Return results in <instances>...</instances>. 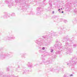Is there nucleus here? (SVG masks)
<instances>
[{"label": "nucleus", "mask_w": 77, "mask_h": 77, "mask_svg": "<svg viewBox=\"0 0 77 77\" xmlns=\"http://www.w3.org/2000/svg\"><path fill=\"white\" fill-rule=\"evenodd\" d=\"M56 44H55V45L56 48H58V49H59L60 51H63L64 49H67L66 52V54H67L69 53H72L73 50H72V48H68V47H69L71 46L73 43H69L68 42H66L65 43V45H64V48H62V47L61 46L62 44L60 42L58 41V40L56 41Z\"/></svg>", "instance_id": "f257e3e1"}, {"label": "nucleus", "mask_w": 77, "mask_h": 77, "mask_svg": "<svg viewBox=\"0 0 77 77\" xmlns=\"http://www.w3.org/2000/svg\"><path fill=\"white\" fill-rule=\"evenodd\" d=\"M56 36V32H53L51 33H49L48 35L45 36L44 35L42 36V37L44 38V39H47V43H50L51 42V39H52V37L54 36Z\"/></svg>", "instance_id": "f03ea898"}, {"label": "nucleus", "mask_w": 77, "mask_h": 77, "mask_svg": "<svg viewBox=\"0 0 77 77\" xmlns=\"http://www.w3.org/2000/svg\"><path fill=\"white\" fill-rule=\"evenodd\" d=\"M77 63V58L73 57L70 59L69 63H67V65L70 66H73L76 65Z\"/></svg>", "instance_id": "7ed1b4c3"}, {"label": "nucleus", "mask_w": 77, "mask_h": 77, "mask_svg": "<svg viewBox=\"0 0 77 77\" xmlns=\"http://www.w3.org/2000/svg\"><path fill=\"white\" fill-rule=\"evenodd\" d=\"M42 39L41 38H39L38 40H36L35 41V42L37 43V44L39 45L38 48L39 49H41L42 47H41V46L42 44Z\"/></svg>", "instance_id": "20e7f679"}, {"label": "nucleus", "mask_w": 77, "mask_h": 77, "mask_svg": "<svg viewBox=\"0 0 77 77\" xmlns=\"http://www.w3.org/2000/svg\"><path fill=\"white\" fill-rule=\"evenodd\" d=\"M51 63H52V60L50 58H49L47 61L45 62V65H46L48 64H50Z\"/></svg>", "instance_id": "39448f33"}, {"label": "nucleus", "mask_w": 77, "mask_h": 77, "mask_svg": "<svg viewBox=\"0 0 77 77\" xmlns=\"http://www.w3.org/2000/svg\"><path fill=\"white\" fill-rule=\"evenodd\" d=\"M10 17V14L8 13L5 12V15L4 16V18H8Z\"/></svg>", "instance_id": "423d86ee"}, {"label": "nucleus", "mask_w": 77, "mask_h": 77, "mask_svg": "<svg viewBox=\"0 0 77 77\" xmlns=\"http://www.w3.org/2000/svg\"><path fill=\"white\" fill-rule=\"evenodd\" d=\"M26 69V67H23V74H27V72H29V70L26 71V70H24L25 69Z\"/></svg>", "instance_id": "0eeeda50"}, {"label": "nucleus", "mask_w": 77, "mask_h": 77, "mask_svg": "<svg viewBox=\"0 0 77 77\" xmlns=\"http://www.w3.org/2000/svg\"><path fill=\"white\" fill-rule=\"evenodd\" d=\"M0 77H9V76H7L4 75V73L3 72H1L0 73Z\"/></svg>", "instance_id": "6e6552de"}, {"label": "nucleus", "mask_w": 77, "mask_h": 77, "mask_svg": "<svg viewBox=\"0 0 77 77\" xmlns=\"http://www.w3.org/2000/svg\"><path fill=\"white\" fill-rule=\"evenodd\" d=\"M27 66L29 67V68H32V67L33 66L32 63L29 62H28Z\"/></svg>", "instance_id": "1a4fd4ad"}, {"label": "nucleus", "mask_w": 77, "mask_h": 77, "mask_svg": "<svg viewBox=\"0 0 77 77\" xmlns=\"http://www.w3.org/2000/svg\"><path fill=\"white\" fill-rule=\"evenodd\" d=\"M5 2L7 4L8 7L10 8V0H8V1H5Z\"/></svg>", "instance_id": "9d476101"}, {"label": "nucleus", "mask_w": 77, "mask_h": 77, "mask_svg": "<svg viewBox=\"0 0 77 77\" xmlns=\"http://www.w3.org/2000/svg\"><path fill=\"white\" fill-rule=\"evenodd\" d=\"M49 4L50 7H49V10H50L51 8H52V4H51V2H50V1H49Z\"/></svg>", "instance_id": "9b49d317"}, {"label": "nucleus", "mask_w": 77, "mask_h": 77, "mask_svg": "<svg viewBox=\"0 0 77 77\" xmlns=\"http://www.w3.org/2000/svg\"><path fill=\"white\" fill-rule=\"evenodd\" d=\"M68 36L67 35L66 37H64L63 39L64 41L66 42L68 41L69 40V38H68Z\"/></svg>", "instance_id": "f8f14e48"}, {"label": "nucleus", "mask_w": 77, "mask_h": 77, "mask_svg": "<svg viewBox=\"0 0 77 77\" xmlns=\"http://www.w3.org/2000/svg\"><path fill=\"white\" fill-rule=\"evenodd\" d=\"M0 58H1L2 59H5V56L2 54L0 55Z\"/></svg>", "instance_id": "ddd939ff"}, {"label": "nucleus", "mask_w": 77, "mask_h": 77, "mask_svg": "<svg viewBox=\"0 0 77 77\" xmlns=\"http://www.w3.org/2000/svg\"><path fill=\"white\" fill-rule=\"evenodd\" d=\"M61 53V51H58L55 52V54H60Z\"/></svg>", "instance_id": "4468645a"}, {"label": "nucleus", "mask_w": 77, "mask_h": 77, "mask_svg": "<svg viewBox=\"0 0 77 77\" xmlns=\"http://www.w3.org/2000/svg\"><path fill=\"white\" fill-rule=\"evenodd\" d=\"M41 7H38L37 8V11H38L40 10H41Z\"/></svg>", "instance_id": "2eb2a0df"}, {"label": "nucleus", "mask_w": 77, "mask_h": 77, "mask_svg": "<svg viewBox=\"0 0 77 77\" xmlns=\"http://www.w3.org/2000/svg\"><path fill=\"white\" fill-rule=\"evenodd\" d=\"M73 23V24H77V20H75V21H72Z\"/></svg>", "instance_id": "dca6fc26"}, {"label": "nucleus", "mask_w": 77, "mask_h": 77, "mask_svg": "<svg viewBox=\"0 0 77 77\" xmlns=\"http://www.w3.org/2000/svg\"><path fill=\"white\" fill-rule=\"evenodd\" d=\"M45 55H41V58L42 59H43V58H44V57H45Z\"/></svg>", "instance_id": "f3484780"}, {"label": "nucleus", "mask_w": 77, "mask_h": 77, "mask_svg": "<svg viewBox=\"0 0 77 77\" xmlns=\"http://www.w3.org/2000/svg\"><path fill=\"white\" fill-rule=\"evenodd\" d=\"M73 46L74 47H76L77 46V45L76 44H74L73 45Z\"/></svg>", "instance_id": "a211bd4d"}, {"label": "nucleus", "mask_w": 77, "mask_h": 77, "mask_svg": "<svg viewBox=\"0 0 77 77\" xmlns=\"http://www.w3.org/2000/svg\"><path fill=\"white\" fill-rule=\"evenodd\" d=\"M11 16H15V13H12L11 14Z\"/></svg>", "instance_id": "6ab92c4d"}, {"label": "nucleus", "mask_w": 77, "mask_h": 77, "mask_svg": "<svg viewBox=\"0 0 77 77\" xmlns=\"http://www.w3.org/2000/svg\"><path fill=\"white\" fill-rule=\"evenodd\" d=\"M74 12H75V13H76V14H77V9L75 8V9L74 10Z\"/></svg>", "instance_id": "aec40b11"}, {"label": "nucleus", "mask_w": 77, "mask_h": 77, "mask_svg": "<svg viewBox=\"0 0 77 77\" xmlns=\"http://www.w3.org/2000/svg\"><path fill=\"white\" fill-rule=\"evenodd\" d=\"M39 51L40 53H43V51L41 50H39Z\"/></svg>", "instance_id": "412c9836"}, {"label": "nucleus", "mask_w": 77, "mask_h": 77, "mask_svg": "<svg viewBox=\"0 0 77 77\" xmlns=\"http://www.w3.org/2000/svg\"><path fill=\"white\" fill-rule=\"evenodd\" d=\"M74 5L75 6H77V2H76L74 4Z\"/></svg>", "instance_id": "4be33fe9"}, {"label": "nucleus", "mask_w": 77, "mask_h": 77, "mask_svg": "<svg viewBox=\"0 0 77 77\" xmlns=\"http://www.w3.org/2000/svg\"><path fill=\"white\" fill-rule=\"evenodd\" d=\"M43 3L44 5H45L46 4V0H44L43 2Z\"/></svg>", "instance_id": "5701e85b"}, {"label": "nucleus", "mask_w": 77, "mask_h": 77, "mask_svg": "<svg viewBox=\"0 0 77 77\" xmlns=\"http://www.w3.org/2000/svg\"><path fill=\"white\" fill-rule=\"evenodd\" d=\"M9 71V67L7 68V71Z\"/></svg>", "instance_id": "b1692460"}, {"label": "nucleus", "mask_w": 77, "mask_h": 77, "mask_svg": "<svg viewBox=\"0 0 77 77\" xmlns=\"http://www.w3.org/2000/svg\"><path fill=\"white\" fill-rule=\"evenodd\" d=\"M7 39H8V40H9V39H10V37H9V36H7Z\"/></svg>", "instance_id": "393cba45"}, {"label": "nucleus", "mask_w": 77, "mask_h": 77, "mask_svg": "<svg viewBox=\"0 0 77 77\" xmlns=\"http://www.w3.org/2000/svg\"><path fill=\"white\" fill-rule=\"evenodd\" d=\"M11 77H17L16 76H15V75H11Z\"/></svg>", "instance_id": "a878e982"}, {"label": "nucleus", "mask_w": 77, "mask_h": 77, "mask_svg": "<svg viewBox=\"0 0 77 77\" xmlns=\"http://www.w3.org/2000/svg\"><path fill=\"white\" fill-rule=\"evenodd\" d=\"M44 53H45V54H46V53H47V54H48V52H47V51H44Z\"/></svg>", "instance_id": "bb28decb"}, {"label": "nucleus", "mask_w": 77, "mask_h": 77, "mask_svg": "<svg viewBox=\"0 0 77 77\" xmlns=\"http://www.w3.org/2000/svg\"><path fill=\"white\" fill-rule=\"evenodd\" d=\"M11 38V39H15V37H11L10 39Z\"/></svg>", "instance_id": "cd10ccee"}, {"label": "nucleus", "mask_w": 77, "mask_h": 77, "mask_svg": "<svg viewBox=\"0 0 77 77\" xmlns=\"http://www.w3.org/2000/svg\"><path fill=\"white\" fill-rule=\"evenodd\" d=\"M64 22L65 23H67V20H64Z\"/></svg>", "instance_id": "c85d7f7f"}, {"label": "nucleus", "mask_w": 77, "mask_h": 77, "mask_svg": "<svg viewBox=\"0 0 77 77\" xmlns=\"http://www.w3.org/2000/svg\"><path fill=\"white\" fill-rule=\"evenodd\" d=\"M51 71H54V70H53V68H51Z\"/></svg>", "instance_id": "c756f323"}, {"label": "nucleus", "mask_w": 77, "mask_h": 77, "mask_svg": "<svg viewBox=\"0 0 77 77\" xmlns=\"http://www.w3.org/2000/svg\"><path fill=\"white\" fill-rule=\"evenodd\" d=\"M59 33H60V34H62V32L61 31H59Z\"/></svg>", "instance_id": "7c9ffc66"}, {"label": "nucleus", "mask_w": 77, "mask_h": 77, "mask_svg": "<svg viewBox=\"0 0 77 77\" xmlns=\"http://www.w3.org/2000/svg\"><path fill=\"white\" fill-rule=\"evenodd\" d=\"M42 49L43 50H45V47H43L42 48Z\"/></svg>", "instance_id": "2f4dec72"}, {"label": "nucleus", "mask_w": 77, "mask_h": 77, "mask_svg": "<svg viewBox=\"0 0 77 77\" xmlns=\"http://www.w3.org/2000/svg\"><path fill=\"white\" fill-rule=\"evenodd\" d=\"M51 53H52V52H53V49H51Z\"/></svg>", "instance_id": "473e14b6"}, {"label": "nucleus", "mask_w": 77, "mask_h": 77, "mask_svg": "<svg viewBox=\"0 0 77 77\" xmlns=\"http://www.w3.org/2000/svg\"><path fill=\"white\" fill-rule=\"evenodd\" d=\"M71 76H73V75L72 74H71L70 75V77H71Z\"/></svg>", "instance_id": "72a5a7b5"}, {"label": "nucleus", "mask_w": 77, "mask_h": 77, "mask_svg": "<svg viewBox=\"0 0 77 77\" xmlns=\"http://www.w3.org/2000/svg\"><path fill=\"white\" fill-rule=\"evenodd\" d=\"M64 77H66V75H65L64 76Z\"/></svg>", "instance_id": "f704fd0d"}, {"label": "nucleus", "mask_w": 77, "mask_h": 77, "mask_svg": "<svg viewBox=\"0 0 77 77\" xmlns=\"http://www.w3.org/2000/svg\"><path fill=\"white\" fill-rule=\"evenodd\" d=\"M37 14H41V13H39L38 14V13H37Z\"/></svg>", "instance_id": "c9c22d12"}, {"label": "nucleus", "mask_w": 77, "mask_h": 77, "mask_svg": "<svg viewBox=\"0 0 77 77\" xmlns=\"http://www.w3.org/2000/svg\"><path fill=\"white\" fill-rule=\"evenodd\" d=\"M54 58H55V57H56V55H54Z\"/></svg>", "instance_id": "e433bc0d"}, {"label": "nucleus", "mask_w": 77, "mask_h": 77, "mask_svg": "<svg viewBox=\"0 0 77 77\" xmlns=\"http://www.w3.org/2000/svg\"><path fill=\"white\" fill-rule=\"evenodd\" d=\"M18 68H20V66H18Z\"/></svg>", "instance_id": "4c0bfd02"}, {"label": "nucleus", "mask_w": 77, "mask_h": 77, "mask_svg": "<svg viewBox=\"0 0 77 77\" xmlns=\"http://www.w3.org/2000/svg\"><path fill=\"white\" fill-rule=\"evenodd\" d=\"M60 9H59L58 10V11H60Z\"/></svg>", "instance_id": "58836bf2"}, {"label": "nucleus", "mask_w": 77, "mask_h": 77, "mask_svg": "<svg viewBox=\"0 0 77 77\" xmlns=\"http://www.w3.org/2000/svg\"><path fill=\"white\" fill-rule=\"evenodd\" d=\"M62 13H63V11H62Z\"/></svg>", "instance_id": "ea45409f"}, {"label": "nucleus", "mask_w": 77, "mask_h": 77, "mask_svg": "<svg viewBox=\"0 0 77 77\" xmlns=\"http://www.w3.org/2000/svg\"><path fill=\"white\" fill-rule=\"evenodd\" d=\"M53 13H54V11H53Z\"/></svg>", "instance_id": "a19ab883"}, {"label": "nucleus", "mask_w": 77, "mask_h": 77, "mask_svg": "<svg viewBox=\"0 0 77 77\" xmlns=\"http://www.w3.org/2000/svg\"><path fill=\"white\" fill-rule=\"evenodd\" d=\"M2 34L0 32V35H1Z\"/></svg>", "instance_id": "79ce46f5"}, {"label": "nucleus", "mask_w": 77, "mask_h": 77, "mask_svg": "<svg viewBox=\"0 0 77 77\" xmlns=\"http://www.w3.org/2000/svg\"><path fill=\"white\" fill-rule=\"evenodd\" d=\"M72 41H70V42H72Z\"/></svg>", "instance_id": "37998d69"}, {"label": "nucleus", "mask_w": 77, "mask_h": 77, "mask_svg": "<svg viewBox=\"0 0 77 77\" xmlns=\"http://www.w3.org/2000/svg\"><path fill=\"white\" fill-rule=\"evenodd\" d=\"M76 54H77V51L76 52Z\"/></svg>", "instance_id": "c03bdc74"}, {"label": "nucleus", "mask_w": 77, "mask_h": 77, "mask_svg": "<svg viewBox=\"0 0 77 77\" xmlns=\"http://www.w3.org/2000/svg\"><path fill=\"white\" fill-rule=\"evenodd\" d=\"M62 9V8H61V9Z\"/></svg>", "instance_id": "a18cd8bd"}, {"label": "nucleus", "mask_w": 77, "mask_h": 77, "mask_svg": "<svg viewBox=\"0 0 77 77\" xmlns=\"http://www.w3.org/2000/svg\"><path fill=\"white\" fill-rule=\"evenodd\" d=\"M76 35L77 36V34H76Z\"/></svg>", "instance_id": "49530a36"}, {"label": "nucleus", "mask_w": 77, "mask_h": 77, "mask_svg": "<svg viewBox=\"0 0 77 77\" xmlns=\"http://www.w3.org/2000/svg\"><path fill=\"white\" fill-rule=\"evenodd\" d=\"M39 64H41V63H40Z\"/></svg>", "instance_id": "de8ad7c7"}, {"label": "nucleus", "mask_w": 77, "mask_h": 77, "mask_svg": "<svg viewBox=\"0 0 77 77\" xmlns=\"http://www.w3.org/2000/svg\"><path fill=\"white\" fill-rule=\"evenodd\" d=\"M44 60H45V59H44Z\"/></svg>", "instance_id": "09e8293b"}, {"label": "nucleus", "mask_w": 77, "mask_h": 77, "mask_svg": "<svg viewBox=\"0 0 77 77\" xmlns=\"http://www.w3.org/2000/svg\"><path fill=\"white\" fill-rule=\"evenodd\" d=\"M23 1H24V0H23Z\"/></svg>", "instance_id": "8fccbe9b"}, {"label": "nucleus", "mask_w": 77, "mask_h": 77, "mask_svg": "<svg viewBox=\"0 0 77 77\" xmlns=\"http://www.w3.org/2000/svg\"><path fill=\"white\" fill-rule=\"evenodd\" d=\"M19 2L20 3V2Z\"/></svg>", "instance_id": "3c124183"}, {"label": "nucleus", "mask_w": 77, "mask_h": 77, "mask_svg": "<svg viewBox=\"0 0 77 77\" xmlns=\"http://www.w3.org/2000/svg\"><path fill=\"white\" fill-rule=\"evenodd\" d=\"M72 39H74V38H72Z\"/></svg>", "instance_id": "603ef678"}, {"label": "nucleus", "mask_w": 77, "mask_h": 77, "mask_svg": "<svg viewBox=\"0 0 77 77\" xmlns=\"http://www.w3.org/2000/svg\"><path fill=\"white\" fill-rule=\"evenodd\" d=\"M20 1H21V0H20Z\"/></svg>", "instance_id": "864d4df0"}]
</instances>
